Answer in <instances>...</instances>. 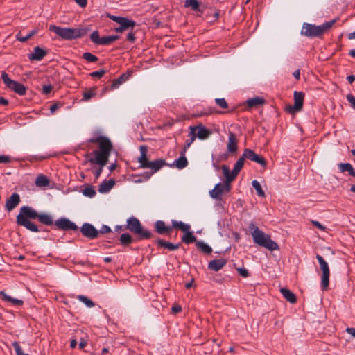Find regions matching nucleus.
Returning a JSON list of instances; mask_svg holds the SVG:
<instances>
[{"instance_id":"1","label":"nucleus","mask_w":355,"mask_h":355,"mask_svg":"<svg viewBox=\"0 0 355 355\" xmlns=\"http://www.w3.org/2000/svg\"><path fill=\"white\" fill-rule=\"evenodd\" d=\"M36 218L40 223L46 225L53 224V216L51 214L38 213L30 206H23L20 208L19 213L16 218V222L17 225L24 227L31 232H38L40 230L37 225L30 220Z\"/></svg>"},{"instance_id":"2","label":"nucleus","mask_w":355,"mask_h":355,"mask_svg":"<svg viewBox=\"0 0 355 355\" xmlns=\"http://www.w3.org/2000/svg\"><path fill=\"white\" fill-rule=\"evenodd\" d=\"M88 142L98 144L100 150H94L92 154L95 157L87 155V160L91 164H97L101 166H105L107 164L108 159L112 149L111 141L104 136H96L88 139Z\"/></svg>"},{"instance_id":"3","label":"nucleus","mask_w":355,"mask_h":355,"mask_svg":"<svg viewBox=\"0 0 355 355\" xmlns=\"http://www.w3.org/2000/svg\"><path fill=\"white\" fill-rule=\"evenodd\" d=\"M248 228L254 243L270 251L279 249L278 244L271 239L270 235L259 230L253 223L249 224Z\"/></svg>"},{"instance_id":"4","label":"nucleus","mask_w":355,"mask_h":355,"mask_svg":"<svg viewBox=\"0 0 355 355\" xmlns=\"http://www.w3.org/2000/svg\"><path fill=\"white\" fill-rule=\"evenodd\" d=\"M336 19L331 20L316 26L309 23H304L301 30V34L308 37H320L327 32L335 24Z\"/></svg>"},{"instance_id":"5","label":"nucleus","mask_w":355,"mask_h":355,"mask_svg":"<svg viewBox=\"0 0 355 355\" xmlns=\"http://www.w3.org/2000/svg\"><path fill=\"white\" fill-rule=\"evenodd\" d=\"M49 31L66 40L79 38L86 34V30L83 28H63L55 25H50Z\"/></svg>"},{"instance_id":"6","label":"nucleus","mask_w":355,"mask_h":355,"mask_svg":"<svg viewBox=\"0 0 355 355\" xmlns=\"http://www.w3.org/2000/svg\"><path fill=\"white\" fill-rule=\"evenodd\" d=\"M126 229L137 235L138 240L148 239L152 236V233L144 229L139 219L132 216L127 220Z\"/></svg>"},{"instance_id":"7","label":"nucleus","mask_w":355,"mask_h":355,"mask_svg":"<svg viewBox=\"0 0 355 355\" xmlns=\"http://www.w3.org/2000/svg\"><path fill=\"white\" fill-rule=\"evenodd\" d=\"M1 77L3 82L9 89L20 96L26 94V87L23 84L10 79L8 73L5 71L1 72Z\"/></svg>"},{"instance_id":"8","label":"nucleus","mask_w":355,"mask_h":355,"mask_svg":"<svg viewBox=\"0 0 355 355\" xmlns=\"http://www.w3.org/2000/svg\"><path fill=\"white\" fill-rule=\"evenodd\" d=\"M315 257L319 262L320 268L322 272V275L321 278V288L322 291H326L327 290L329 284V267L328 263L324 259V258L321 255L316 254Z\"/></svg>"},{"instance_id":"9","label":"nucleus","mask_w":355,"mask_h":355,"mask_svg":"<svg viewBox=\"0 0 355 355\" xmlns=\"http://www.w3.org/2000/svg\"><path fill=\"white\" fill-rule=\"evenodd\" d=\"M304 94L302 92H294V105H288L286 107V110L290 114H295L302 110L304 103Z\"/></svg>"},{"instance_id":"10","label":"nucleus","mask_w":355,"mask_h":355,"mask_svg":"<svg viewBox=\"0 0 355 355\" xmlns=\"http://www.w3.org/2000/svg\"><path fill=\"white\" fill-rule=\"evenodd\" d=\"M230 184L226 183H218L214 188L209 191V196L216 200H220L223 193H227L230 191Z\"/></svg>"},{"instance_id":"11","label":"nucleus","mask_w":355,"mask_h":355,"mask_svg":"<svg viewBox=\"0 0 355 355\" xmlns=\"http://www.w3.org/2000/svg\"><path fill=\"white\" fill-rule=\"evenodd\" d=\"M242 155L245 159H248L250 161L254 162L260 164L263 167L266 166L267 162H266V159H264V157L261 155H257L252 150H251L250 148H245L243 150V153Z\"/></svg>"},{"instance_id":"12","label":"nucleus","mask_w":355,"mask_h":355,"mask_svg":"<svg viewBox=\"0 0 355 355\" xmlns=\"http://www.w3.org/2000/svg\"><path fill=\"white\" fill-rule=\"evenodd\" d=\"M166 164L165 161L163 159H157L153 162H150L148 164L144 166V168H150L152 171L150 173H145V180H148L152 174L158 171Z\"/></svg>"},{"instance_id":"13","label":"nucleus","mask_w":355,"mask_h":355,"mask_svg":"<svg viewBox=\"0 0 355 355\" xmlns=\"http://www.w3.org/2000/svg\"><path fill=\"white\" fill-rule=\"evenodd\" d=\"M55 226L62 230H77L78 226L66 218H60L55 220Z\"/></svg>"},{"instance_id":"14","label":"nucleus","mask_w":355,"mask_h":355,"mask_svg":"<svg viewBox=\"0 0 355 355\" xmlns=\"http://www.w3.org/2000/svg\"><path fill=\"white\" fill-rule=\"evenodd\" d=\"M80 231L83 235L90 239H94L98 237V230H97L92 225L85 223L80 227Z\"/></svg>"},{"instance_id":"15","label":"nucleus","mask_w":355,"mask_h":355,"mask_svg":"<svg viewBox=\"0 0 355 355\" xmlns=\"http://www.w3.org/2000/svg\"><path fill=\"white\" fill-rule=\"evenodd\" d=\"M189 128H194L193 132H196V138L198 137L200 140L207 139L211 134V131L206 128L202 124L196 126H190Z\"/></svg>"},{"instance_id":"16","label":"nucleus","mask_w":355,"mask_h":355,"mask_svg":"<svg viewBox=\"0 0 355 355\" xmlns=\"http://www.w3.org/2000/svg\"><path fill=\"white\" fill-rule=\"evenodd\" d=\"M155 229L157 233L161 235H169L172 232L171 226H166L162 220H157L155 223Z\"/></svg>"},{"instance_id":"17","label":"nucleus","mask_w":355,"mask_h":355,"mask_svg":"<svg viewBox=\"0 0 355 355\" xmlns=\"http://www.w3.org/2000/svg\"><path fill=\"white\" fill-rule=\"evenodd\" d=\"M47 54V51L43 49L36 46L33 49V53L28 54V57L30 60H42Z\"/></svg>"},{"instance_id":"18","label":"nucleus","mask_w":355,"mask_h":355,"mask_svg":"<svg viewBox=\"0 0 355 355\" xmlns=\"http://www.w3.org/2000/svg\"><path fill=\"white\" fill-rule=\"evenodd\" d=\"M228 135V142L227 145V151L230 153H234L238 149V140L234 133L230 132Z\"/></svg>"},{"instance_id":"19","label":"nucleus","mask_w":355,"mask_h":355,"mask_svg":"<svg viewBox=\"0 0 355 355\" xmlns=\"http://www.w3.org/2000/svg\"><path fill=\"white\" fill-rule=\"evenodd\" d=\"M20 197L19 195L17 193H14L11 195V196L6 200V209L10 211L14 209L19 203Z\"/></svg>"},{"instance_id":"20","label":"nucleus","mask_w":355,"mask_h":355,"mask_svg":"<svg viewBox=\"0 0 355 355\" xmlns=\"http://www.w3.org/2000/svg\"><path fill=\"white\" fill-rule=\"evenodd\" d=\"M226 263L227 261L224 259H213L209 262L208 268L211 270L217 272L222 269Z\"/></svg>"},{"instance_id":"21","label":"nucleus","mask_w":355,"mask_h":355,"mask_svg":"<svg viewBox=\"0 0 355 355\" xmlns=\"http://www.w3.org/2000/svg\"><path fill=\"white\" fill-rule=\"evenodd\" d=\"M156 242L158 245V247L167 249L169 251H175L178 250L181 245L180 243L175 244L171 242H168L161 239H157Z\"/></svg>"},{"instance_id":"22","label":"nucleus","mask_w":355,"mask_h":355,"mask_svg":"<svg viewBox=\"0 0 355 355\" xmlns=\"http://www.w3.org/2000/svg\"><path fill=\"white\" fill-rule=\"evenodd\" d=\"M130 76V73L128 72L121 74L118 78L113 80L110 86V89L114 90L119 88V87L121 85H122L124 82H125L129 78Z\"/></svg>"},{"instance_id":"23","label":"nucleus","mask_w":355,"mask_h":355,"mask_svg":"<svg viewBox=\"0 0 355 355\" xmlns=\"http://www.w3.org/2000/svg\"><path fill=\"white\" fill-rule=\"evenodd\" d=\"M141 156L138 158V162L140 164V167L144 168V166L147 165L150 161L147 158L148 148L146 146H141L139 147Z\"/></svg>"},{"instance_id":"24","label":"nucleus","mask_w":355,"mask_h":355,"mask_svg":"<svg viewBox=\"0 0 355 355\" xmlns=\"http://www.w3.org/2000/svg\"><path fill=\"white\" fill-rule=\"evenodd\" d=\"M280 292L284 297L290 303L294 304L297 301L295 295L286 288H282Z\"/></svg>"},{"instance_id":"25","label":"nucleus","mask_w":355,"mask_h":355,"mask_svg":"<svg viewBox=\"0 0 355 355\" xmlns=\"http://www.w3.org/2000/svg\"><path fill=\"white\" fill-rule=\"evenodd\" d=\"M222 170L223 172V175L225 177V183L230 184V182H232L236 178L237 175H234L233 173V170L232 171V172H230V168L226 165L222 166Z\"/></svg>"},{"instance_id":"26","label":"nucleus","mask_w":355,"mask_h":355,"mask_svg":"<svg viewBox=\"0 0 355 355\" xmlns=\"http://www.w3.org/2000/svg\"><path fill=\"white\" fill-rule=\"evenodd\" d=\"M184 152H181L180 157L175 159L174 162V166L178 169H183L188 165V161L185 157Z\"/></svg>"},{"instance_id":"27","label":"nucleus","mask_w":355,"mask_h":355,"mask_svg":"<svg viewBox=\"0 0 355 355\" xmlns=\"http://www.w3.org/2000/svg\"><path fill=\"white\" fill-rule=\"evenodd\" d=\"M114 184L115 181L113 179L108 181L105 180L99 186L98 191L100 193H107L114 187Z\"/></svg>"},{"instance_id":"28","label":"nucleus","mask_w":355,"mask_h":355,"mask_svg":"<svg viewBox=\"0 0 355 355\" xmlns=\"http://www.w3.org/2000/svg\"><path fill=\"white\" fill-rule=\"evenodd\" d=\"M49 179L44 175H39L35 182V185L37 187H46L49 185Z\"/></svg>"},{"instance_id":"29","label":"nucleus","mask_w":355,"mask_h":355,"mask_svg":"<svg viewBox=\"0 0 355 355\" xmlns=\"http://www.w3.org/2000/svg\"><path fill=\"white\" fill-rule=\"evenodd\" d=\"M184 234L182 236V242L189 244L193 242L196 243V236L193 235V233L189 230L184 232Z\"/></svg>"},{"instance_id":"30","label":"nucleus","mask_w":355,"mask_h":355,"mask_svg":"<svg viewBox=\"0 0 355 355\" xmlns=\"http://www.w3.org/2000/svg\"><path fill=\"white\" fill-rule=\"evenodd\" d=\"M0 295L2 297L3 300L7 302H11L14 305L21 306L23 304V301L19 299L13 298L9 295H8L5 291H1Z\"/></svg>"},{"instance_id":"31","label":"nucleus","mask_w":355,"mask_h":355,"mask_svg":"<svg viewBox=\"0 0 355 355\" xmlns=\"http://www.w3.org/2000/svg\"><path fill=\"white\" fill-rule=\"evenodd\" d=\"M119 241L123 246H128L134 242V239L129 233H123L120 236Z\"/></svg>"},{"instance_id":"32","label":"nucleus","mask_w":355,"mask_h":355,"mask_svg":"<svg viewBox=\"0 0 355 355\" xmlns=\"http://www.w3.org/2000/svg\"><path fill=\"white\" fill-rule=\"evenodd\" d=\"M196 246L204 254H209L212 252V248L208 245L206 243L202 241H198L196 243Z\"/></svg>"},{"instance_id":"33","label":"nucleus","mask_w":355,"mask_h":355,"mask_svg":"<svg viewBox=\"0 0 355 355\" xmlns=\"http://www.w3.org/2000/svg\"><path fill=\"white\" fill-rule=\"evenodd\" d=\"M124 30L130 28H133L136 26V22L133 20L129 19L125 17L121 19V22L119 24Z\"/></svg>"},{"instance_id":"34","label":"nucleus","mask_w":355,"mask_h":355,"mask_svg":"<svg viewBox=\"0 0 355 355\" xmlns=\"http://www.w3.org/2000/svg\"><path fill=\"white\" fill-rule=\"evenodd\" d=\"M338 168L342 173L348 172L352 176L355 173L353 166L349 163H340L338 164Z\"/></svg>"},{"instance_id":"35","label":"nucleus","mask_w":355,"mask_h":355,"mask_svg":"<svg viewBox=\"0 0 355 355\" xmlns=\"http://www.w3.org/2000/svg\"><path fill=\"white\" fill-rule=\"evenodd\" d=\"M172 229L178 228L182 232H185L186 230H189L191 229V226L188 224H185L182 221H177L175 220H172Z\"/></svg>"},{"instance_id":"36","label":"nucleus","mask_w":355,"mask_h":355,"mask_svg":"<svg viewBox=\"0 0 355 355\" xmlns=\"http://www.w3.org/2000/svg\"><path fill=\"white\" fill-rule=\"evenodd\" d=\"M193 129L194 128H189V130H190V132H189L190 139L186 140L182 152L186 153L187 149L191 146V144L195 141V139H196V132H193Z\"/></svg>"},{"instance_id":"37","label":"nucleus","mask_w":355,"mask_h":355,"mask_svg":"<svg viewBox=\"0 0 355 355\" xmlns=\"http://www.w3.org/2000/svg\"><path fill=\"white\" fill-rule=\"evenodd\" d=\"M36 33H37V29L32 30L31 31H30V33H28V34H26L24 36L22 35V34L21 33H19L17 34L16 38L17 40H19L20 42H25L28 40H29L31 37H32L33 35H35Z\"/></svg>"},{"instance_id":"38","label":"nucleus","mask_w":355,"mask_h":355,"mask_svg":"<svg viewBox=\"0 0 355 355\" xmlns=\"http://www.w3.org/2000/svg\"><path fill=\"white\" fill-rule=\"evenodd\" d=\"M119 38V35H108L102 37L101 38L100 45H109L117 40Z\"/></svg>"},{"instance_id":"39","label":"nucleus","mask_w":355,"mask_h":355,"mask_svg":"<svg viewBox=\"0 0 355 355\" xmlns=\"http://www.w3.org/2000/svg\"><path fill=\"white\" fill-rule=\"evenodd\" d=\"M264 99L260 97H256L248 99L247 101V105L249 107H253L264 103Z\"/></svg>"},{"instance_id":"40","label":"nucleus","mask_w":355,"mask_h":355,"mask_svg":"<svg viewBox=\"0 0 355 355\" xmlns=\"http://www.w3.org/2000/svg\"><path fill=\"white\" fill-rule=\"evenodd\" d=\"M184 7H191L193 10L198 11L200 10V3L198 0H185Z\"/></svg>"},{"instance_id":"41","label":"nucleus","mask_w":355,"mask_h":355,"mask_svg":"<svg viewBox=\"0 0 355 355\" xmlns=\"http://www.w3.org/2000/svg\"><path fill=\"white\" fill-rule=\"evenodd\" d=\"M245 159L243 158V155L237 160V162L235 163L234 168H233V173L234 175H238L242 168L244 165Z\"/></svg>"},{"instance_id":"42","label":"nucleus","mask_w":355,"mask_h":355,"mask_svg":"<svg viewBox=\"0 0 355 355\" xmlns=\"http://www.w3.org/2000/svg\"><path fill=\"white\" fill-rule=\"evenodd\" d=\"M252 185L253 188L256 190L257 194L259 196H261V197L265 196V192L262 189L260 183L257 180H253L252 182Z\"/></svg>"},{"instance_id":"43","label":"nucleus","mask_w":355,"mask_h":355,"mask_svg":"<svg viewBox=\"0 0 355 355\" xmlns=\"http://www.w3.org/2000/svg\"><path fill=\"white\" fill-rule=\"evenodd\" d=\"M77 299L81 302L84 303L88 308L94 307L95 305L89 298L85 295H79L77 296Z\"/></svg>"},{"instance_id":"44","label":"nucleus","mask_w":355,"mask_h":355,"mask_svg":"<svg viewBox=\"0 0 355 355\" xmlns=\"http://www.w3.org/2000/svg\"><path fill=\"white\" fill-rule=\"evenodd\" d=\"M83 100L87 101L96 95V88H90L83 94Z\"/></svg>"},{"instance_id":"45","label":"nucleus","mask_w":355,"mask_h":355,"mask_svg":"<svg viewBox=\"0 0 355 355\" xmlns=\"http://www.w3.org/2000/svg\"><path fill=\"white\" fill-rule=\"evenodd\" d=\"M83 193L85 196L93 198L96 195V191L92 186H88L83 190Z\"/></svg>"},{"instance_id":"46","label":"nucleus","mask_w":355,"mask_h":355,"mask_svg":"<svg viewBox=\"0 0 355 355\" xmlns=\"http://www.w3.org/2000/svg\"><path fill=\"white\" fill-rule=\"evenodd\" d=\"M83 58H84L85 60L89 62H94L98 60V58L96 55H93L89 52L84 53L83 55Z\"/></svg>"},{"instance_id":"47","label":"nucleus","mask_w":355,"mask_h":355,"mask_svg":"<svg viewBox=\"0 0 355 355\" xmlns=\"http://www.w3.org/2000/svg\"><path fill=\"white\" fill-rule=\"evenodd\" d=\"M101 38L97 31H94L90 35L91 40L96 44L100 45Z\"/></svg>"},{"instance_id":"48","label":"nucleus","mask_w":355,"mask_h":355,"mask_svg":"<svg viewBox=\"0 0 355 355\" xmlns=\"http://www.w3.org/2000/svg\"><path fill=\"white\" fill-rule=\"evenodd\" d=\"M12 346L15 349L17 355H28V354H24L21 348L19 343L17 341L12 343Z\"/></svg>"},{"instance_id":"49","label":"nucleus","mask_w":355,"mask_h":355,"mask_svg":"<svg viewBox=\"0 0 355 355\" xmlns=\"http://www.w3.org/2000/svg\"><path fill=\"white\" fill-rule=\"evenodd\" d=\"M216 103L221 108L226 109L228 107V104L225 98H216Z\"/></svg>"},{"instance_id":"50","label":"nucleus","mask_w":355,"mask_h":355,"mask_svg":"<svg viewBox=\"0 0 355 355\" xmlns=\"http://www.w3.org/2000/svg\"><path fill=\"white\" fill-rule=\"evenodd\" d=\"M105 72L106 71L104 69L93 71L90 73V76L92 78H101L105 73Z\"/></svg>"},{"instance_id":"51","label":"nucleus","mask_w":355,"mask_h":355,"mask_svg":"<svg viewBox=\"0 0 355 355\" xmlns=\"http://www.w3.org/2000/svg\"><path fill=\"white\" fill-rule=\"evenodd\" d=\"M236 270L239 274L243 277H248L249 276V272L247 269L244 268H239Z\"/></svg>"},{"instance_id":"52","label":"nucleus","mask_w":355,"mask_h":355,"mask_svg":"<svg viewBox=\"0 0 355 355\" xmlns=\"http://www.w3.org/2000/svg\"><path fill=\"white\" fill-rule=\"evenodd\" d=\"M53 87L51 85H44L42 87V94L48 95L52 91Z\"/></svg>"},{"instance_id":"53","label":"nucleus","mask_w":355,"mask_h":355,"mask_svg":"<svg viewBox=\"0 0 355 355\" xmlns=\"http://www.w3.org/2000/svg\"><path fill=\"white\" fill-rule=\"evenodd\" d=\"M347 99L350 103L352 107L355 109V97L352 94H349L347 95Z\"/></svg>"},{"instance_id":"54","label":"nucleus","mask_w":355,"mask_h":355,"mask_svg":"<svg viewBox=\"0 0 355 355\" xmlns=\"http://www.w3.org/2000/svg\"><path fill=\"white\" fill-rule=\"evenodd\" d=\"M100 166L94 170L93 173L96 179L98 178L102 173L103 168L104 166L99 165Z\"/></svg>"},{"instance_id":"55","label":"nucleus","mask_w":355,"mask_h":355,"mask_svg":"<svg viewBox=\"0 0 355 355\" xmlns=\"http://www.w3.org/2000/svg\"><path fill=\"white\" fill-rule=\"evenodd\" d=\"M11 159L8 155H0V164L10 163Z\"/></svg>"},{"instance_id":"56","label":"nucleus","mask_w":355,"mask_h":355,"mask_svg":"<svg viewBox=\"0 0 355 355\" xmlns=\"http://www.w3.org/2000/svg\"><path fill=\"white\" fill-rule=\"evenodd\" d=\"M214 112V109L212 108H209L207 111L206 112H200L199 114H196L195 115V116L196 117H200V116H204V115H208V114H213Z\"/></svg>"},{"instance_id":"57","label":"nucleus","mask_w":355,"mask_h":355,"mask_svg":"<svg viewBox=\"0 0 355 355\" xmlns=\"http://www.w3.org/2000/svg\"><path fill=\"white\" fill-rule=\"evenodd\" d=\"M111 232L110 227H108L107 225H103L101 227V228L100 229V230L98 231V234L99 233H102V234L108 233V232Z\"/></svg>"},{"instance_id":"58","label":"nucleus","mask_w":355,"mask_h":355,"mask_svg":"<svg viewBox=\"0 0 355 355\" xmlns=\"http://www.w3.org/2000/svg\"><path fill=\"white\" fill-rule=\"evenodd\" d=\"M74 1L80 8H85L87 4V0H74Z\"/></svg>"},{"instance_id":"59","label":"nucleus","mask_w":355,"mask_h":355,"mask_svg":"<svg viewBox=\"0 0 355 355\" xmlns=\"http://www.w3.org/2000/svg\"><path fill=\"white\" fill-rule=\"evenodd\" d=\"M60 107V104L54 103L50 106V111L51 114H53L59 107Z\"/></svg>"},{"instance_id":"60","label":"nucleus","mask_w":355,"mask_h":355,"mask_svg":"<svg viewBox=\"0 0 355 355\" xmlns=\"http://www.w3.org/2000/svg\"><path fill=\"white\" fill-rule=\"evenodd\" d=\"M313 225L321 230H324L326 227L320 224L318 221H312Z\"/></svg>"},{"instance_id":"61","label":"nucleus","mask_w":355,"mask_h":355,"mask_svg":"<svg viewBox=\"0 0 355 355\" xmlns=\"http://www.w3.org/2000/svg\"><path fill=\"white\" fill-rule=\"evenodd\" d=\"M171 311L173 313H178L182 311V307L179 305H175L171 308Z\"/></svg>"},{"instance_id":"62","label":"nucleus","mask_w":355,"mask_h":355,"mask_svg":"<svg viewBox=\"0 0 355 355\" xmlns=\"http://www.w3.org/2000/svg\"><path fill=\"white\" fill-rule=\"evenodd\" d=\"M127 40L131 42H134L135 41V34L133 33H129L127 35Z\"/></svg>"},{"instance_id":"63","label":"nucleus","mask_w":355,"mask_h":355,"mask_svg":"<svg viewBox=\"0 0 355 355\" xmlns=\"http://www.w3.org/2000/svg\"><path fill=\"white\" fill-rule=\"evenodd\" d=\"M110 18L113 20L114 21L116 22L117 24H119L121 21L122 17H118V16H110Z\"/></svg>"},{"instance_id":"64","label":"nucleus","mask_w":355,"mask_h":355,"mask_svg":"<svg viewBox=\"0 0 355 355\" xmlns=\"http://www.w3.org/2000/svg\"><path fill=\"white\" fill-rule=\"evenodd\" d=\"M346 331L349 334L352 335L353 337L355 338V328L348 327V328H347Z\"/></svg>"}]
</instances>
